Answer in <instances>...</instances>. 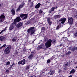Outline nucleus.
Wrapping results in <instances>:
<instances>
[{"label": "nucleus", "instance_id": "a211bd4d", "mask_svg": "<svg viewBox=\"0 0 77 77\" xmlns=\"http://www.w3.org/2000/svg\"><path fill=\"white\" fill-rule=\"evenodd\" d=\"M60 27H61V23H59V24L56 27V30H59L60 29Z\"/></svg>", "mask_w": 77, "mask_h": 77}, {"label": "nucleus", "instance_id": "37998d69", "mask_svg": "<svg viewBox=\"0 0 77 77\" xmlns=\"http://www.w3.org/2000/svg\"><path fill=\"white\" fill-rule=\"evenodd\" d=\"M33 6V2H32V4L31 6H30V7H32Z\"/></svg>", "mask_w": 77, "mask_h": 77}, {"label": "nucleus", "instance_id": "423d86ee", "mask_svg": "<svg viewBox=\"0 0 77 77\" xmlns=\"http://www.w3.org/2000/svg\"><path fill=\"white\" fill-rule=\"evenodd\" d=\"M68 22L70 24L72 25L73 23V22L74 21V19L72 17H69L68 18Z\"/></svg>", "mask_w": 77, "mask_h": 77}, {"label": "nucleus", "instance_id": "2f4dec72", "mask_svg": "<svg viewBox=\"0 0 77 77\" xmlns=\"http://www.w3.org/2000/svg\"><path fill=\"white\" fill-rule=\"evenodd\" d=\"M20 11V7H18L17 9L16 10V12H19Z\"/></svg>", "mask_w": 77, "mask_h": 77}, {"label": "nucleus", "instance_id": "4c0bfd02", "mask_svg": "<svg viewBox=\"0 0 77 77\" xmlns=\"http://www.w3.org/2000/svg\"><path fill=\"white\" fill-rule=\"evenodd\" d=\"M30 68V66H27L26 67V70L29 69Z\"/></svg>", "mask_w": 77, "mask_h": 77}, {"label": "nucleus", "instance_id": "f3484780", "mask_svg": "<svg viewBox=\"0 0 77 77\" xmlns=\"http://www.w3.org/2000/svg\"><path fill=\"white\" fill-rule=\"evenodd\" d=\"M41 5V4L40 3H38L37 5H36L35 7V8L36 9H38L40 7V6Z\"/></svg>", "mask_w": 77, "mask_h": 77}, {"label": "nucleus", "instance_id": "13d9d810", "mask_svg": "<svg viewBox=\"0 0 77 77\" xmlns=\"http://www.w3.org/2000/svg\"><path fill=\"white\" fill-rule=\"evenodd\" d=\"M1 45V44H0V46Z\"/></svg>", "mask_w": 77, "mask_h": 77}, {"label": "nucleus", "instance_id": "1a4fd4ad", "mask_svg": "<svg viewBox=\"0 0 77 77\" xmlns=\"http://www.w3.org/2000/svg\"><path fill=\"white\" fill-rule=\"evenodd\" d=\"M23 23L22 22H21L20 23H18L17 25V27L19 28L21 26H23Z\"/></svg>", "mask_w": 77, "mask_h": 77}, {"label": "nucleus", "instance_id": "ddd939ff", "mask_svg": "<svg viewBox=\"0 0 77 77\" xmlns=\"http://www.w3.org/2000/svg\"><path fill=\"white\" fill-rule=\"evenodd\" d=\"M14 24L13 23L11 25L9 28V30H12V29H13L14 28Z\"/></svg>", "mask_w": 77, "mask_h": 77}, {"label": "nucleus", "instance_id": "aec40b11", "mask_svg": "<svg viewBox=\"0 0 77 77\" xmlns=\"http://www.w3.org/2000/svg\"><path fill=\"white\" fill-rule=\"evenodd\" d=\"M17 38H16V37H14V38L12 39L11 40L13 42H16L17 41Z\"/></svg>", "mask_w": 77, "mask_h": 77}, {"label": "nucleus", "instance_id": "20e7f679", "mask_svg": "<svg viewBox=\"0 0 77 77\" xmlns=\"http://www.w3.org/2000/svg\"><path fill=\"white\" fill-rule=\"evenodd\" d=\"M20 21H21V18H20V17H17L16 19H14L13 24H17V23L20 22Z\"/></svg>", "mask_w": 77, "mask_h": 77}, {"label": "nucleus", "instance_id": "79ce46f5", "mask_svg": "<svg viewBox=\"0 0 77 77\" xmlns=\"http://www.w3.org/2000/svg\"><path fill=\"white\" fill-rule=\"evenodd\" d=\"M6 72H10V71H9V70H8V69H7L6 70Z\"/></svg>", "mask_w": 77, "mask_h": 77}, {"label": "nucleus", "instance_id": "5fc2aeb1", "mask_svg": "<svg viewBox=\"0 0 77 77\" xmlns=\"http://www.w3.org/2000/svg\"><path fill=\"white\" fill-rule=\"evenodd\" d=\"M71 42H74V40H72V41H71Z\"/></svg>", "mask_w": 77, "mask_h": 77}, {"label": "nucleus", "instance_id": "de8ad7c7", "mask_svg": "<svg viewBox=\"0 0 77 77\" xmlns=\"http://www.w3.org/2000/svg\"><path fill=\"white\" fill-rule=\"evenodd\" d=\"M75 26L77 27V23H76Z\"/></svg>", "mask_w": 77, "mask_h": 77}, {"label": "nucleus", "instance_id": "f704fd0d", "mask_svg": "<svg viewBox=\"0 0 77 77\" xmlns=\"http://www.w3.org/2000/svg\"><path fill=\"white\" fill-rule=\"evenodd\" d=\"M10 65V61H8L7 62V63L5 64V65Z\"/></svg>", "mask_w": 77, "mask_h": 77}, {"label": "nucleus", "instance_id": "2eb2a0df", "mask_svg": "<svg viewBox=\"0 0 77 77\" xmlns=\"http://www.w3.org/2000/svg\"><path fill=\"white\" fill-rule=\"evenodd\" d=\"M70 50L74 52L75 50H77V47H74L72 48L70 47Z\"/></svg>", "mask_w": 77, "mask_h": 77}, {"label": "nucleus", "instance_id": "f8f14e48", "mask_svg": "<svg viewBox=\"0 0 77 77\" xmlns=\"http://www.w3.org/2000/svg\"><path fill=\"white\" fill-rule=\"evenodd\" d=\"M54 9H55V7L52 8L49 11V14H51V13H53V12L54 11Z\"/></svg>", "mask_w": 77, "mask_h": 77}, {"label": "nucleus", "instance_id": "8fccbe9b", "mask_svg": "<svg viewBox=\"0 0 77 77\" xmlns=\"http://www.w3.org/2000/svg\"><path fill=\"white\" fill-rule=\"evenodd\" d=\"M29 3H30V2H31V0H29L28 1Z\"/></svg>", "mask_w": 77, "mask_h": 77}, {"label": "nucleus", "instance_id": "6e6552de", "mask_svg": "<svg viewBox=\"0 0 77 77\" xmlns=\"http://www.w3.org/2000/svg\"><path fill=\"white\" fill-rule=\"evenodd\" d=\"M66 20V18H61L60 20H59V21H61V24H64L65 21Z\"/></svg>", "mask_w": 77, "mask_h": 77}, {"label": "nucleus", "instance_id": "e433bc0d", "mask_svg": "<svg viewBox=\"0 0 77 77\" xmlns=\"http://www.w3.org/2000/svg\"><path fill=\"white\" fill-rule=\"evenodd\" d=\"M62 40H63V41H65V40H66V37H62Z\"/></svg>", "mask_w": 77, "mask_h": 77}, {"label": "nucleus", "instance_id": "72a5a7b5", "mask_svg": "<svg viewBox=\"0 0 77 77\" xmlns=\"http://www.w3.org/2000/svg\"><path fill=\"white\" fill-rule=\"evenodd\" d=\"M21 64L22 65V60H21L18 62V65H21Z\"/></svg>", "mask_w": 77, "mask_h": 77}, {"label": "nucleus", "instance_id": "393cba45", "mask_svg": "<svg viewBox=\"0 0 77 77\" xmlns=\"http://www.w3.org/2000/svg\"><path fill=\"white\" fill-rule=\"evenodd\" d=\"M71 51H68V52H67L66 53V55H69V54H71Z\"/></svg>", "mask_w": 77, "mask_h": 77}, {"label": "nucleus", "instance_id": "bf43d9fd", "mask_svg": "<svg viewBox=\"0 0 77 77\" xmlns=\"http://www.w3.org/2000/svg\"><path fill=\"white\" fill-rule=\"evenodd\" d=\"M48 77H50V76H48Z\"/></svg>", "mask_w": 77, "mask_h": 77}, {"label": "nucleus", "instance_id": "a18cd8bd", "mask_svg": "<svg viewBox=\"0 0 77 77\" xmlns=\"http://www.w3.org/2000/svg\"><path fill=\"white\" fill-rule=\"evenodd\" d=\"M3 31L2 30V31H1V32H0V35H1V34H2V33H3Z\"/></svg>", "mask_w": 77, "mask_h": 77}, {"label": "nucleus", "instance_id": "864d4df0", "mask_svg": "<svg viewBox=\"0 0 77 77\" xmlns=\"http://www.w3.org/2000/svg\"><path fill=\"white\" fill-rule=\"evenodd\" d=\"M32 53H33V52H31V54H32Z\"/></svg>", "mask_w": 77, "mask_h": 77}, {"label": "nucleus", "instance_id": "4d7b16f0", "mask_svg": "<svg viewBox=\"0 0 77 77\" xmlns=\"http://www.w3.org/2000/svg\"><path fill=\"white\" fill-rule=\"evenodd\" d=\"M75 68H77V66Z\"/></svg>", "mask_w": 77, "mask_h": 77}, {"label": "nucleus", "instance_id": "0eeeda50", "mask_svg": "<svg viewBox=\"0 0 77 77\" xmlns=\"http://www.w3.org/2000/svg\"><path fill=\"white\" fill-rule=\"evenodd\" d=\"M45 48V45L44 44L39 45L37 47L38 50H43Z\"/></svg>", "mask_w": 77, "mask_h": 77}, {"label": "nucleus", "instance_id": "9d476101", "mask_svg": "<svg viewBox=\"0 0 77 77\" xmlns=\"http://www.w3.org/2000/svg\"><path fill=\"white\" fill-rule=\"evenodd\" d=\"M10 51H11V50H9V49L7 48H6L4 51V52L5 54H9L10 53Z\"/></svg>", "mask_w": 77, "mask_h": 77}, {"label": "nucleus", "instance_id": "680f3d73", "mask_svg": "<svg viewBox=\"0 0 77 77\" xmlns=\"http://www.w3.org/2000/svg\"><path fill=\"white\" fill-rule=\"evenodd\" d=\"M76 38L77 39V38Z\"/></svg>", "mask_w": 77, "mask_h": 77}, {"label": "nucleus", "instance_id": "49530a36", "mask_svg": "<svg viewBox=\"0 0 77 77\" xmlns=\"http://www.w3.org/2000/svg\"><path fill=\"white\" fill-rule=\"evenodd\" d=\"M16 54H17V55H18V52H16Z\"/></svg>", "mask_w": 77, "mask_h": 77}, {"label": "nucleus", "instance_id": "473e14b6", "mask_svg": "<svg viewBox=\"0 0 77 77\" xmlns=\"http://www.w3.org/2000/svg\"><path fill=\"white\" fill-rule=\"evenodd\" d=\"M74 36L75 38H77V32L74 33Z\"/></svg>", "mask_w": 77, "mask_h": 77}, {"label": "nucleus", "instance_id": "ea45409f", "mask_svg": "<svg viewBox=\"0 0 77 77\" xmlns=\"http://www.w3.org/2000/svg\"><path fill=\"white\" fill-rule=\"evenodd\" d=\"M6 44H5L2 46V48L3 47H6Z\"/></svg>", "mask_w": 77, "mask_h": 77}, {"label": "nucleus", "instance_id": "c756f323", "mask_svg": "<svg viewBox=\"0 0 77 77\" xmlns=\"http://www.w3.org/2000/svg\"><path fill=\"white\" fill-rule=\"evenodd\" d=\"M31 22L29 21H27L26 22V24L28 25V24H30Z\"/></svg>", "mask_w": 77, "mask_h": 77}, {"label": "nucleus", "instance_id": "4be33fe9", "mask_svg": "<svg viewBox=\"0 0 77 77\" xmlns=\"http://www.w3.org/2000/svg\"><path fill=\"white\" fill-rule=\"evenodd\" d=\"M22 65H24L25 63H26V60L25 59H24L22 60Z\"/></svg>", "mask_w": 77, "mask_h": 77}, {"label": "nucleus", "instance_id": "9b49d317", "mask_svg": "<svg viewBox=\"0 0 77 77\" xmlns=\"http://www.w3.org/2000/svg\"><path fill=\"white\" fill-rule=\"evenodd\" d=\"M47 21L49 25L51 26L52 24V21L50 20V17H48L47 19Z\"/></svg>", "mask_w": 77, "mask_h": 77}, {"label": "nucleus", "instance_id": "c85d7f7f", "mask_svg": "<svg viewBox=\"0 0 77 77\" xmlns=\"http://www.w3.org/2000/svg\"><path fill=\"white\" fill-rule=\"evenodd\" d=\"M11 45H9L8 46V47L6 48H7V49H8L9 50H10L11 49Z\"/></svg>", "mask_w": 77, "mask_h": 77}, {"label": "nucleus", "instance_id": "5701e85b", "mask_svg": "<svg viewBox=\"0 0 77 77\" xmlns=\"http://www.w3.org/2000/svg\"><path fill=\"white\" fill-rule=\"evenodd\" d=\"M60 15H54V18H55V19H57V18H60Z\"/></svg>", "mask_w": 77, "mask_h": 77}, {"label": "nucleus", "instance_id": "4468645a", "mask_svg": "<svg viewBox=\"0 0 77 77\" xmlns=\"http://www.w3.org/2000/svg\"><path fill=\"white\" fill-rule=\"evenodd\" d=\"M33 55L32 54H31L28 57V59L30 60H32L33 59Z\"/></svg>", "mask_w": 77, "mask_h": 77}, {"label": "nucleus", "instance_id": "39448f33", "mask_svg": "<svg viewBox=\"0 0 77 77\" xmlns=\"http://www.w3.org/2000/svg\"><path fill=\"white\" fill-rule=\"evenodd\" d=\"M5 14L3 13L0 16V22L3 23L5 20Z\"/></svg>", "mask_w": 77, "mask_h": 77}, {"label": "nucleus", "instance_id": "a878e982", "mask_svg": "<svg viewBox=\"0 0 77 77\" xmlns=\"http://www.w3.org/2000/svg\"><path fill=\"white\" fill-rule=\"evenodd\" d=\"M14 65H15V63H13L12 65L8 69H12V66H14Z\"/></svg>", "mask_w": 77, "mask_h": 77}, {"label": "nucleus", "instance_id": "f257e3e1", "mask_svg": "<svg viewBox=\"0 0 77 77\" xmlns=\"http://www.w3.org/2000/svg\"><path fill=\"white\" fill-rule=\"evenodd\" d=\"M51 42L53 44H55L56 43V40L54 39L51 40V39H49L45 43V45L46 48H49L51 45Z\"/></svg>", "mask_w": 77, "mask_h": 77}, {"label": "nucleus", "instance_id": "bb28decb", "mask_svg": "<svg viewBox=\"0 0 77 77\" xmlns=\"http://www.w3.org/2000/svg\"><path fill=\"white\" fill-rule=\"evenodd\" d=\"M64 66L65 67H67L68 66V63H64Z\"/></svg>", "mask_w": 77, "mask_h": 77}, {"label": "nucleus", "instance_id": "603ef678", "mask_svg": "<svg viewBox=\"0 0 77 77\" xmlns=\"http://www.w3.org/2000/svg\"><path fill=\"white\" fill-rule=\"evenodd\" d=\"M34 77H38V76H35Z\"/></svg>", "mask_w": 77, "mask_h": 77}, {"label": "nucleus", "instance_id": "3c124183", "mask_svg": "<svg viewBox=\"0 0 77 77\" xmlns=\"http://www.w3.org/2000/svg\"><path fill=\"white\" fill-rule=\"evenodd\" d=\"M2 48L3 47H2V46L0 47V50H1V49H2Z\"/></svg>", "mask_w": 77, "mask_h": 77}, {"label": "nucleus", "instance_id": "b1692460", "mask_svg": "<svg viewBox=\"0 0 77 77\" xmlns=\"http://www.w3.org/2000/svg\"><path fill=\"white\" fill-rule=\"evenodd\" d=\"M24 5V3H22L19 7H20V8H21Z\"/></svg>", "mask_w": 77, "mask_h": 77}, {"label": "nucleus", "instance_id": "052dcab7", "mask_svg": "<svg viewBox=\"0 0 77 77\" xmlns=\"http://www.w3.org/2000/svg\"><path fill=\"white\" fill-rule=\"evenodd\" d=\"M56 8H57V7H56Z\"/></svg>", "mask_w": 77, "mask_h": 77}, {"label": "nucleus", "instance_id": "58836bf2", "mask_svg": "<svg viewBox=\"0 0 77 77\" xmlns=\"http://www.w3.org/2000/svg\"><path fill=\"white\" fill-rule=\"evenodd\" d=\"M7 28H8V26L6 27L3 30V32H5V30H7Z\"/></svg>", "mask_w": 77, "mask_h": 77}, {"label": "nucleus", "instance_id": "f03ea898", "mask_svg": "<svg viewBox=\"0 0 77 77\" xmlns=\"http://www.w3.org/2000/svg\"><path fill=\"white\" fill-rule=\"evenodd\" d=\"M34 27L33 26L30 27V28H29L27 30V33L28 34H30V33L31 35H32L35 33V30Z\"/></svg>", "mask_w": 77, "mask_h": 77}, {"label": "nucleus", "instance_id": "7ed1b4c3", "mask_svg": "<svg viewBox=\"0 0 77 77\" xmlns=\"http://www.w3.org/2000/svg\"><path fill=\"white\" fill-rule=\"evenodd\" d=\"M28 15H29L27 14H21L20 16V17L24 20L27 18V16Z\"/></svg>", "mask_w": 77, "mask_h": 77}, {"label": "nucleus", "instance_id": "6e6d98bb", "mask_svg": "<svg viewBox=\"0 0 77 77\" xmlns=\"http://www.w3.org/2000/svg\"><path fill=\"white\" fill-rule=\"evenodd\" d=\"M46 48H45L44 49V50H46Z\"/></svg>", "mask_w": 77, "mask_h": 77}, {"label": "nucleus", "instance_id": "cd10ccee", "mask_svg": "<svg viewBox=\"0 0 77 77\" xmlns=\"http://www.w3.org/2000/svg\"><path fill=\"white\" fill-rule=\"evenodd\" d=\"M4 39V37L3 36H1L0 37V40L1 41H3Z\"/></svg>", "mask_w": 77, "mask_h": 77}, {"label": "nucleus", "instance_id": "7c9ffc66", "mask_svg": "<svg viewBox=\"0 0 77 77\" xmlns=\"http://www.w3.org/2000/svg\"><path fill=\"white\" fill-rule=\"evenodd\" d=\"M45 30V27L43 26L42 27L41 30L42 31H44Z\"/></svg>", "mask_w": 77, "mask_h": 77}, {"label": "nucleus", "instance_id": "c9c22d12", "mask_svg": "<svg viewBox=\"0 0 77 77\" xmlns=\"http://www.w3.org/2000/svg\"><path fill=\"white\" fill-rule=\"evenodd\" d=\"M50 59H49L47 60V63L48 64V63H50Z\"/></svg>", "mask_w": 77, "mask_h": 77}, {"label": "nucleus", "instance_id": "6ab92c4d", "mask_svg": "<svg viewBox=\"0 0 77 77\" xmlns=\"http://www.w3.org/2000/svg\"><path fill=\"white\" fill-rule=\"evenodd\" d=\"M54 74V71L52 70H50L49 72V74L50 75H53Z\"/></svg>", "mask_w": 77, "mask_h": 77}, {"label": "nucleus", "instance_id": "a19ab883", "mask_svg": "<svg viewBox=\"0 0 77 77\" xmlns=\"http://www.w3.org/2000/svg\"><path fill=\"white\" fill-rule=\"evenodd\" d=\"M42 11L41 10H40L39 11V14H42Z\"/></svg>", "mask_w": 77, "mask_h": 77}, {"label": "nucleus", "instance_id": "c03bdc74", "mask_svg": "<svg viewBox=\"0 0 77 77\" xmlns=\"http://www.w3.org/2000/svg\"><path fill=\"white\" fill-rule=\"evenodd\" d=\"M64 33V32H61V33H60V35H62V34Z\"/></svg>", "mask_w": 77, "mask_h": 77}, {"label": "nucleus", "instance_id": "412c9836", "mask_svg": "<svg viewBox=\"0 0 77 77\" xmlns=\"http://www.w3.org/2000/svg\"><path fill=\"white\" fill-rule=\"evenodd\" d=\"M75 71L74 69H73L72 70L70 71L69 74H73V73H75Z\"/></svg>", "mask_w": 77, "mask_h": 77}, {"label": "nucleus", "instance_id": "dca6fc26", "mask_svg": "<svg viewBox=\"0 0 77 77\" xmlns=\"http://www.w3.org/2000/svg\"><path fill=\"white\" fill-rule=\"evenodd\" d=\"M11 12L12 15H13V16L15 15V11L14 8H12L11 10Z\"/></svg>", "mask_w": 77, "mask_h": 77}, {"label": "nucleus", "instance_id": "09e8293b", "mask_svg": "<svg viewBox=\"0 0 77 77\" xmlns=\"http://www.w3.org/2000/svg\"><path fill=\"white\" fill-rule=\"evenodd\" d=\"M62 45H63V44H62L60 45V47H62Z\"/></svg>", "mask_w": 77, "mask_h": 77}]
</instances>
